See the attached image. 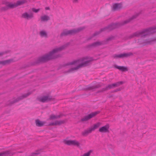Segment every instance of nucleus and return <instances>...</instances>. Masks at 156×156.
<instances>
[{
  "mask_svg": "<svg viewBox=\"0 0 156 156\" xmlns=\"http://www.w3.org/2000/svg\"><path fill=\"white\" fill-rule=\"evenodd\" d=\"M13 154L11 153L10 151H7L0 153V156H11Z\"/></svg>",
  "mask_w": 156,
  "mask_h": 156,
  "instance_id": "nucleus-21",
  "label": "nucleus"
},
{
  "mask_svg": "<svg viewBox=\"0 0 156 156\" xmlns=\"http://www.w3.org/2000/svg\"><path fill=\"white\" fill-rule=\"evenodd\" d=\"M104 41H97L93 43L89 44L86 46V48H95L98 46L105 44Z\"/></svg>",
  "mask_w": 156,
  "mask_h": 156,
  "instance_id": "nucleus-13",
  "label": "nucleus"
},
{
  "mask_svg": "<svg viewBox=\"0 0 156 156\" xmlns=\"http://www.w3.org/2000/svg\"><path fill=\"white\" fill-rule=\"evenodd\" d=\"M92 150H89L87 152L84 153L83 155L81 156H90L91 153L93 152Z\"/></svg>",
  "mask_w": 156,
  "mask_h": 156,
  "instance_id": "nucleus-31",
  "label": "nucleus"
},
{
  "mask_svg": "<svg viewBox=\"0 0 156 156\" xmlns=\"http://www.w3.org/2000/svg\"><path fill=\"white\" fill-rule=\"evenodd\" d=\"M100 112L99 111H97L94 112H92L90 114L88 115H86L83 118L81 119V121L82 122L87 121L90 119L94 117L97 114H99Z\"/></svg>",
  "mask_w": 156,
  "mask_h": 156,
  "instance_id": "nucleus-11",
  "label": "nucleus"
},
{
  "mask_svg": "<svg viewBox=\"0 0 156 156\" xmlns=\"http://www.w3.org/2000/svg\"><path fill=\"white\" fill-rule=\"evenodd\" d=\"M2 3L3 5H5V6L9 7L10 8L13 9V4L7 1L6 0L2 1Z\"/></svg>",
  "mask_w": 156,
  "mask_h": 156,
  "instance_id": "nucleus-24",
  "label": "nucleus"
},
{
  "mask_svg": "<svg viewBox=\"0 0 156 156\" xmlns=\"http://www.w3.org/2000/svg\"><path fill=\"white\" fill-rule=\"evenodd\" d=\"M90 58H92V57H90L88 56H86L85 57H83L80 59H77L76 60H75L73 61L69 62L67 63L66 65V66H69V65H71L76 64L77 63H79L80 62H83L85 60H90Z\"/></svg>",
  "mask_w": 156,
  "mask_h": 156,
  "instance_id": "nucleus-12",
  "label": "nucleus"
},
{
  "mask_svg": "<svg viewBox=\"0 0 156 156\" xmlns=\"http://www.w3.org/2000/svg\"><path fill=\"white\" fill-rule=\"evenodd\" d=\"M40 10V9H35V8H33L32 9V11L35 12V13H37V12H39V11Z\"/></svg>",
  "mask_w": 156,
  "mask_h": 156,
  "instance_id": "nucleus-34",
  "label": "nucleus"
},
{
  "mask_svg": "<svg viewBox=\"0 0 156 156\" xmlns=\"http://www.w3.org/2000/svg\"><path fill=\"white\" fill-rule=\"evenodd\" d=\"M14 62L13 60L12 59H10L3 61H0V64L5 65L7 64H9Z\"/></svg>",
  "mask_w": 156,
  "mask_h": 156,
  "instance_id": "nucleus-22",
  "label": "nucleus"
},
{
  "mask_svg": "<svg viewBox=\"0 0 156 156\" xmlns=\"http://www.w3.org/2000/svg\"><path fill=\"white\" fill-rule=\"evenodd\" d=\"M45 9L46 10H49L50 9V8L49 7H46L45 8Z\"/></svg>",
  "mask_w": 156,
  "mask_h": 156,
  "instance_id": "nucleus-40",
  "label": "nucleus"
},
{
  "mask_svg": "<svg viewBox=\"0 0 156 156\" xmlns=\"http://www.w3.org/2000/svg\"><path fill=\"white\" fill-rule=\"evenodd\" d=\"M8 52L7 51H5V52H0V56H2L3 55L7 53Z\"/></svg>",
  "mask_w": 156,
  "mask_h": 156,
  "instance_id": "nucleus-35",
  "label": "nucleus"
},
{
  "mask_svg": "<svg viewBox=\"0 0 156 156\" xmlns=\"http://www.w3.org/2000/svg\"><path fill=\"white\" fill-rule=\"evenodd\" d=\"M100 123L99 122H98L94 124L93 126L89 128L82 132V135L84 136L87 135L88 134L91 133L92 131H94L96 129L98 128L100 126Z\"/></svg>",
  "mask_w": 156,
  "mask_h": 156,
  "instance_id": "nucleus-7",
  "label": "nucleus"
},
{
  "mask_svg": "<svg viewBox=\"0 0 156 156\" xmlns=\"http://www.w3.org/2000/svg\"><path fill=\"white\" fill-rule=\"evenodd\" d=\"M40 35L41 37H44L46 38L48 37L47 33L44 30H42L40 32Z\"/></svg>",
  "mask_w": 156,
  "mask_h": 156,
  "instance_id": "nucleus-28",
  "label": "nucleus"
},
{
  "mask_svg": "<svg viewBox=\"0 0 156 156\" xmlns=\"http://www.w3.org/2000/svg\"><path fill=\"white\" fill-rule=\"evenodd\" d=\"M114 66L115 68L122 72L127 71L128 70L127 67L123 66H119L117 65H115Z\"/></svg>",
  "mask_w": 156,
  "mask_h": 156,
  "instance_id": "nucleus-23",
  "label": "nucleus"
},
{
  "mask_svg": "<svg viewBox=\"0 0 156 156\" xmlns=\"http://www.w3.org/2000/svg\"><path fill=\"white\" fill-rule=\"evenodd\" d=\"M78 0H73V2L74 3H77L78 2Z\"/></svg>",
  "mask_w": 156,
  "mask_h": 156,
  "instance_id": "nucleus-38",
  "label": "nucleus"
},
{
  "mask_svg": "<svg viewBox=\"0 0 156 156\" xmlns=\"http://www.w3.org/2000/svg\"><path fill=\"white\" fill-rule=\"evenodd\" d=\"M156 41V39H148V40H146L144 41L143 42L144 44H145V45L149 44H152V42L153 41Z\"/></svg>",
  "mask_w": 156,
  "mask_h": 156,
  "instance_id": "nucleus-26",
  "label": "nucleus"
},
{
  "mask_svg": "<svg viewBox=\"0 0 156 156\" xmlns=\"http://www.w3.org/2000/svg\"><path fill=\"white\" fill-rule=\"evenodd\" d=\"M94 59L93 58H90V60L85 61L84 62L81 63L80 64L78 65L76 67L72 68L70 69L68 71V72H70L76 70L80 68L87 66H89L91 64V62L93 61Z\"/></svg>",
  "mask_w": 156,
  "mask_h": 156,
  "instance_id": "nucleus-5",
  "label": "nucleus"
},
{
  "mask_svg": "<svg viewBox=\"0 0 156 156\" xmlns=\"http://www.w3.org/2000/svg\"><path fill=\"white\" fill-rule=\"evenodd\" d=\"M101 86L100 84H98L96 85L93 86L87 87L84 89L85 90H93L94 91V89L96 88H98L100 87Z\"/></svg>",
  "mask_w": 156,
  "mask_h": 156,
  "instance_id": "nucleus-19",
  "label": "nucleus"
},
{
  "mask_svg": "<svg viewBox=\"0 0 156 156\" xmlns=\"http://www.w3.org/2000/svg\"><path fill=\"white\" fill-rule=\"evenodd\" d=\"M121 90V89L120 88H119L115 89V90H114V91H113V92H117V91H120Z\"/></svg>",
  "mask_w": 156,
  "mask_h": 156,
  "instance_id": "nucleus-37",
  "label": "nucleus"
},
{
  "mask_svg": "<svg viewBox=\"0 0 156 156\" xmlns=\"http://www.w3.org/2000/svg\"><path fill=\"white\" fill-rule=\"evenodd\" d=\"M65 144L68 145H73L78 147L80 145V143L75 140H68L65 142Z\"/></svg>",
  "mask_w": 156,
  "mask_h": 156,
  "instance_id": "nucleus-15",
  "label": "nucleus"
},
{
  "mask_svg": "<svg viewBox=\"0 0 156 156\" xmlns=\"http://www.w3.org/2000/svg\"><path fill=\"white\" fill-rule=\"evenodd\" d=\"M27 1L26 0L18 1L16 2V3L13 4V9L16 8L18 6L23 5L24 3H27Z\"/></svg>",
  "mask_w": 156,
  "mask_h": 156,
  "instance_id": "nucleus-17",
  "label": "nucleus"
},
{
  "mask_svg": "<svg viewBox=\"0 0 156 156\" xmlns=\"http://www.w3.org/2000/svg\"><path fill=\"white\" fill-rule=\"evenodd\" d=\"M35 123L36 126L42 127L43 126L45 123V122L41 121L39 119H36L35 120Z\"/></svg>",
  "mask_w": 156,
  "mask_h": 156,
  "instance_id": "nucleus-20",
  "label": "nucleus"
},
{
  "mask_svg": "<svg viewBox=\"0 0 156 156\" xmlns=\"http://www.w3.org/2000/svg\"><path fill=\"white\" fill-rule=\"evenodd\" d=\"M156 27H154L148 28L144 29L141 31H137L131 34L129 37L130 38H132L135 37H144L148 35L154 34L156 32Z\"/></svg>",
  "mask_w": 156,
  "mask_h": 156,
  "instance_id": "nucleus-3",
  "label": "nucleus"
},
{
  "mask_svg": "<svg viewBox=\"0 0 156 156\" xmlns=\"http://www.w3.org/2000/svg\"><path fill=\"white\" fill-rule=\"evenodd\" d=\"M56 123V125H60L62 124H63L64 123L65 121L64 120L62 121H56L55 122Z\"/></svg>",
  "mask_w": 156,
  "mask_h": 156,
  "instance_id": "nucleus-30",
  "label": "nucleus"
},
{
  "mask_svg": "<svg viewBox=\"0 0 156 156\" xmlns=\"http://www.w3.org/2000/svg\"><path fill=\"white\" fill-rule=\"evenodd\" d=\"M50 19V17L48 16L44 15L41 17V21H47Z\"/></svg>",
  "mask_w": 156,
  "mask_h": 156,
  "instance_id": "nucleus-25",
  "label": "nucleus"
},
{
  "mask_svg": "<svg viewBox=\"0 0 156 156\" xmlns=\"http://www.w3.org/2000/svg\"><path fill=\"white\" fill-rule=\"evenodd\" d=\"M31 93L30 92H28L27 94H24L23 95L20 96L16 99L12 101H9L7 104V105H12L15 103L17 102H18L19 101L22 100L24 98H26Z\"/></svg>",
  "mask_w": 156,
  "mask_h": 156,
  "instance_id": "nucleus-8",
  "label": "nucleus"
},
{
  "mask_svg": "<svg viewBox=\"0 0 156 156\" xmlns=\"http://www.w3.org/2000/svg\"><path fill=\"white\" fill-rule=\"evenodd\" d=\"M10 9V8L6 6L2 7L0 8V11L1 12H5Z\"/></svg>",
  "mask_w": 156,
  "mask_h": 156,
  "instance_id": "nucleus-29",
  "label": "nucleus"
},
{
  "mask_svg": "<svg viewBox=\"0 0 156 156\" xmlns=\"http://www.w3.org/2000/svg\"><path fill=\"white\" fill-rule=\"evenodd\" d=\"M133 55V54L132 53L130 52L128 53H123L119 54H115L113 55L112 57L115 59L124 58H128L131 56Z\"/></svg>",
  "mask_w": 156,
  "mask_h": 156,
  "instance_id": "nucleus-9",
  "label": "nucleus"
},
{
  "mask_svg": "<svg viewBox=\"0 0 156 156\" xmlns=\"http://www.w3.org/2000/svg\"><path fill=\"white\" fill-rule=\"evenodd\" d=\"M66 46L63 45L60 47L53 49L48 53L38 58L36 60L30 63V66H33L38 65L40 63L45 62L49 60L54 59L58 57V55H55V53L63 50Z\"/></svg>",
  "mask_w": 156,
  "mask_h": 156,
  "instance_id": "nucleus-2",
  "label": "nucleus"
},
{
  "mask_svg": "<svg viewBox=\"0 0 156 156\" xmlns=\"http://www.w3.org/2000/svg\"><path fill=\"white\" fill-rule=\"evenodd\" d=\"M49 119L50 120H52V119H56V116L54 115H51L50 116V117L49 118Z\"/></svg>",
  "mask_w": 156,
  "mask_h": 156,
  "instance_id": "nucleus-32",
  "label": "nucleus"
},
{
  "mask_svg": "<svg viewBox=\"0 0 156 156\" xmlns=\"http://www.w3.org/2000/svg\"><path fill=\"white\" fill-rule=\"evenodd\" d=\"M37 99L39 101L44 103L49 101H54L55 98H52L51 96L47 95L38 98Z\"/></svg>",
  "mask_w": 156,
  "mask_h": 156,
  "instance_id": "nucleus-10",
  "label": "nucleus"
},
{
  "mask_svg": "<svg viewBox=\"0 0 156 156\" xmlns=\"http://www.w3.org/2000/svg\"><path fill=\"white\" fill-rule=\"evenodd\" d=\"M43 151L42 149H38L37 150H36L35 152L32 153L30 156H35L36 155L40 154L41 152H42Z\"/></svg>",
  "mask_w": 156,
  "mask_h": 156,
  "instance_id": "nucleus-27",
  "label": "nucleus"
},
{
  "mask_svg": "<svg viewBox=\"0 0 156 156\" xmlns=\"http://www.w3.org/2000/svg\"><path fill=\"white\" fill-rule=\"evenodd\" d=\"M114 38H115V37L114 36H111L108 37V38H107L106 39V41H111V40L113 39H114Z\"/></svg>",
  "mask_w": 156,
  "mask_h": 156,
  "instance_id": "nucleus-33",
  "label": "nucleus"
},
{
  "mask_svg": "<svg viewBox=\"0 0 156 156\" xmlns=\"http://www.w3.org/2000/svg\"><path fill=\"white\" fill-rule=\"evenodd\" d=\"M123 83L122 81H119L117 82L116 83L111 84L108 85L105 88H102L101 90H99L97 92V93L100 92H102L104 91H106L109 89L113 88L122 85Z\"/></svg>",
  "mask_w": 156,
  "mask_h": 156,
  "instance_id": "nucleus-6",
  "label": "nucleus"
},
{
  "mask_svg": "<svg viewBox=\"0 0 156 156\" xmlns=\"http://www.w3.org/2000/svg\"><path fill=\"white\" fill-rule=\"evenodd\" d=\"M139 13H136L133 15L132 17H130L128 19L123 21L119 23H112L108 25L107 26L101 29L99 31L97 32L94 33L93 34V36L87 39V40H89L91 39L93 37L95 36L98 35L102 32L106 31L107 32H109L119 27H120L127 24L139 16Z\"/></svg>",
  "mask_w": 156,
  "mask_h": 156,
  "instance_id": "nucleus-1",
  "label": "nucleus"
},
{
  "mask_svg": "<svg viewBox=\"0 0 156 156\" xmlns=\"http://www.w3.org/2000/svg\"><path fill=\"white\" fill-rule=\"evenodd\" d=\"M61 115H59L58 116H56V119L58 118H60L61 117Z\"/></svg>",
  "mask_w": 156,
  "mask_h": 156,
  "instance_id": "nucleus-39",
  "label": "nucleus"
},
{
  "mask_svg": "<svg viewBox=\"0 0 156 156\" xmlns=\"http://www.w3.org/2000/svg\"><path fill=\"white\" fill-rule=\"evenodd\" d=\"M84 27L78 28L77 29H74L72 30H68L67 29L64 30L60 34V37L67 36L69 35H74L78 33L85 29Z\"/></svg>",
  "mask_w": 156,
  "mask_h": 156,
  "instance_id": "nucleus-4",
  "label": "nucleus"
},
{
  "mask_svg": "<svg viewBox=\"0 0 156 156\" xmlns=\"http://www.w3.org/2000/svg\"><path fill=\"white\" fill-rule=\"evenodd\" d=\"M49 126H56V123H55V122H52L49 123Z\"/></svg>",
  "mask_w": 156,
  "mask_h": 156,
  "instance_id": "nucleus-36",
  "label": "nucleus"
},
{
  "mask_svg": "<svg viewBox=\"0 0 156 156\" xmlns=\"http://www.w3.org/2000/svg\"><path fill=\"white\" fill-rule=\"evenodd\" d=\"M33 17V14L30 13V14H29L27 12L23 13L22 16V17L26 19L27 20L32 19Z\"/></svg>",
  "mask_w": 156,
  "mask_h": 156,
  "instance_id": "nucleus-18",
  "label": "nucleus"
},
{
  "mask_svg": "<svg viewBox=\"0 0 156 156\" xmlns=\"http://www.w3.org/2000/svg\"><path fill=\"white\" fill-rule=\"evenodd\" d=\"M109 125H106L100 128L99 129V131L101 133H109Z\"/></svg>",
  "mask_w": 156,
  "mask_h": 156,
  "instance_id": "nucleus-16",
  "label": "nucleus"
},
{
  "mask_svg": "<svg viewBox=\"0 0 156 156\" xmlns=\"http://www.w3.org/2000/svg\"><path fill=\"white\" fill-rule=\"evenodd\" d=\"M122 8V5L120 3H115L113 4L112 7V10L113 11H117L121 9Z\"/></svg>",
  "mask_w": 156,
  "mask_h": 156,
  "instance_id": "nucleus-14",
  "label": "nucleus"
}]
</instances>
